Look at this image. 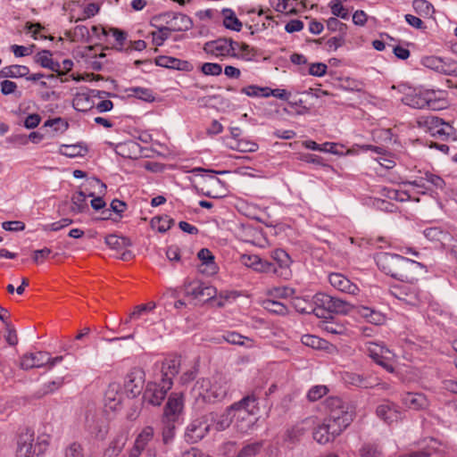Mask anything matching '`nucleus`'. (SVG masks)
Returning <instances> with one entry per match:
<instances>
[{
  "label": "nucleus",
  "instance_id": "f257e3e1",
  "mask_svg": "<svg viewBox=\"0 0 457 457\" xmlns=\"http://www.w3.org/2000/svg\"><path fill=\"white\" fill-rule=\"evenodd\" d=\"M378 269L403 282L412 284L418 280L420 271L425 269L421 262L412 261L395 253H379L375 257Z\"/></svg>",
  "mask_w": 457,
  "mask_h": 457
},
{
  "label": "nucleus",
  "instance_id": "f03ea898",
  "mask_svg": "<svg viewBox=\"0 0 457 457\" xmlns=\"http://www.w3.org/2000/svg\"><path fill=\"white\" fill-rule=\"evenodd\" d=\"M228 393V387L221 380L211 381L208 378L198 379L191 394L196 403H214L222 400Z\"/></svg>",
  "mask_w": 457,
  "mask_h": 457
},
{
  "label": "nucleus",
  "instance_id": "7ed1b4c3",
  "mask_svg": "<svg viewBox=\"0 0 457 457\" xmlns=\"http://www.w3.org/2000/svg\"><path fill=\"white\" fill-rule=\"evenodd\" d=\"M314 304L320 319H332L333 314H347L353 309L347 301L321 292L314 295Z\"/></svg>",
  "mask_w": 457,
  "mask_h": 457
},
{
  "label": "nucleus",
  "instance_id": "20e7f679",
  "mask_svg": "<svg viewBox=\"0 0 457 457\" xmlns=\"http://www.w3.org/2000/svg\"><path fill=\"white\" fill-rule=\"evenodd\" d=\"M328 415L326 420L335 427H339L342 432L353 421L354 408L339 397H328L326 400Z\"/></svg>",
  "mask_w": 457,
  "mask_h": 457
},
{
  "label": "nucleus",
  "instance_id": "39448f33",
  "mask_svg": "<svg viewBox=\"0 0 457 457\" xmlns=\"http://www.w3.org/2000/svg\"><path fill=\"white\" fill-rule=\"evenodd\" d=\"M48 445L47 439L40 437L34 444V432L29 428H25V431L21 432L18 437L16 456L38 457L46 451Z\"/></svg>",
  "mask_w": 457,
  "mask_h": 457
},
{
  "label": "nucleus",
  "instance_id": "423d86ee",
  "mask_svg": "<svg viewBox=\"0 0 457 457\" xmlns=\"http://www.w3.org/2000/svg\"><path fill=\"white\" fill-rule=\"evenodd\" d=\"M216 413L210 412L206 415L193 420L186 428L184 437L189 444L201 441L210 431V420H215Z\"/></svg>",
  "mask_w": 457,
  "mask_h": 457
},
{
  "label": "nucleus",
  "instance_id": "0eeeda50",
  "mask_svg": "<svg viewBox=\"0 0 457 457\" xmlns=\"http://www.w3.org/2000/svg\"><path fill=\"white\" fill-rule=\"evenodd\" d=\"M233 45H238L231 37H219L215 40L208 41L204 46V50L209 54L216 57H234L238 58L239 54L235 52Z\"/></svg>",
  "mask_w": 457,
  "mask_h": 457
},
{
  "label": "nucleus",
  "instance_id": "6e6552de",
  "mask_svg": "<svg viewBox=\"0 0 457 457\" xmlns=\"http://www.w3.org/2000/svg\"><path fill=\"white\" fill-rule=\"evenodd\" d=\"M173 382L166 380L160 383L148 382L143 393V401L154 406H159L165 399L168 391L171 388Z\"/></svg>",
  "mask_w": 457,
  "mask_h": 457
},
{
  "label": "nucleus",
  "instance_id": "1a4fd4ad",
  "mask_svg": "<svg viewBox=\"0 0 457 457\" xmlns=\"http://www.w3.org/2000/svg\"><path fill=\"white\" fill-rule=\"evenodd\" d=\"M145 374L142 369L134 368L126 376L124 389L128 397L135 398L142 393Z\"/></svg>",
  "mask_w": 457,
  "mask_h": 457
},
{
  "label": "nucleus",
  "instance_id": "9d476101",
  "mask_svg": "<svg viewBox=\"0 0 457 457\" xmlns=\"http://www.w3.org/2000/svg\"><path fill=\"white\" fill-rule=\"evenodd\" d=\"M184 290L186 295L195 299L205 297V301L215 297L217 293L215 287L205 285L199 280L186 282L184 284Z\"/></svg>",
  "mask_w": 457,
  "mask_h": 457
},
{
  "label": "nucleus",
  "instance_id": "9b49d317",
  "mask_svg": "<svg viewBox=\"0 0 457 457\" xmlns=\"http://www.w3.org/2000/svg\"><path fill=\"white\" fill-rule=\"evenodd\" d=\"M262 389L257 387L251 394L243 397L240 401L230 405V410L235 411H245L249 415H254L259 411V395Z\"/></svg>",
  "mask_w": 457,
  "mask_h": 457
},
{
  "label": "nucleus",
  "instance_id": "f8f14e48",
  "mask_svg": "<svg viewBox=\"0 0 457 457\" xmlns=\"http://www.w3.org/2000/svg\"><path fill=\"white\" fill-rule=\"evenodd\" d=\"M376 413L379 419L383 420L387 424H391L403 418V412L400 407L389 400H385L379 404L377 407Z\"/></svg>",
  "mask_w": 457,
  "mask_h": 457
},
{
  "label": "nucleus",
  "instance_id": "ddd939ff",
  "mask_svg": "<svg viewBox=\"0 0 457 457\" xmlns=\"http://www.w3.org/2000/svg\"><path fill=\"white\" fill-rule=\"evenodd\" d=\"M341 431L339 427L331 425L326 420L323 423L318 425L313 431V438L319 444L324 445L332 441L336 436H339Z\"/></svg>",
  "mask_w": 457,
  "mask_h": 457
},
{
  "label": "nucleus",
  "instance_id": "4468645a",
  "mask_svg": "<svg viewBox=\"0 0 457 457\" xmlns=\"http://www.w3.org/2000/svg\"><path fill=\"white\" fill-rule=\"evenodd\" d=\"M440 453V443L436 439L429 437L420 443V450L411 452L406 457H438Z\"/></svg>",
  "mask_w": 457,
  "mask_h": 457
},
{
  "label": "nucleus",
  "instance_id": "2eb2a0df",
  "mask_svg": "<svg viewBox=\"0 0 457 457\" xmlns=\"http://www.w3.org/2000/svg\"><path fill=\"white\" fill-rule=\"evenodd\" d=\"M343 379L345 384L360 388H372L378 385V378L354 372H345Z\"/></svg>",
  "mask_w": 457,
  "mask_h": 457
},
{
  "label": "nucleus",
  "instance_id": "dca6fc26",
  "mask_svg": "<svg viewBox=\"0 0 457 457\" xmlns=\"http://www.w3.org/2000/svg\"><path fill=\"white\" fill-rule=\"evenodd\" d=\"M154 62L157 66L181 71H191L194 69L193 64L188 61L171 56L160 55L155 58Z\"/></svg>",
  "mask_w": 457,
  "mask_h": 457
},
{
  "label": "nucleus",
  "instance_id": "f3484780",
  "mask_svg": "<svg viewBox=\"0 0 457 457\" xmlns=\"http://www.w3.org/2000/svg\"><path fill=\"white\" fill-rule=\"evenodd\" d=\"M49 360L50 356L46 352L26 353L21 357V368L23 370L40 368L46 365Z\"/></svg>",
  "mask_w": 457,
  "mask_h": 457
},
{
  "label": "nucleus",
  "instance_id": "a211bd4d",
  "mask_svg": "<svg viewBox=\"0 0 457 457\" xmlns=\"http://www.w3.org/2000/svg\"><path fill=\"white\" fill-rule=\"evenodd\" d=\"M52 55L53 54L50 50H42L34 56V62L42 68L48 69L57 73L58 76H63L64 72L61 71L60 62L54 61Z\"/></svg>",
  "mask_w": 457,
  "mask_h": 457
},
{
  "label": "nucleus",
  "instance_id": "6ab92c4d",
  "mask_svg": "<svg viewBox=\"0 0 457 457\" xmlns=\"http://www.w3.org/2000/svg\"><path fill=\"white\" fill-rule=\"evenodd\" d=\"M328 281L333 287L344 293L355 295L359 290L355 284L341 273H331L328 276Z\"/></svg>",
  "mask_w": 457,
  "mask_h": 457
},
{
  "label": "nucleus",
  "instance_id": "aec40b11",
  "mask_svg": "<svg viewBox=\"0 0 457 457\" xmlns=\"http://www.w3.org/2000/svg\"><path fill=\"white\" fill-rule=\"evenodd\" d=\"M403 404L411 410H424L428 406V401L425 395L420 393L407 392L402 396Z\"/></svg>",
  "mask_w": 457,
  "mask_h": 457
},
{
  "label": "nucleus",
  "instance_id": "412c9836",
  "mask_svg": "<svg viewBox=\"0 0 457 457\" xmlns=\"http://www.w3.org/2000/svg\"><path fill=\"white\" fill-rule=\"evenodd\" d=\"M389 353L387 348L381 346L378 344H370L367 348V354L378 365L382 366L385 370L389 372L394 371V367L389 364L384 358L383 353Z\"/></svg>",
  "mask_w": 457,
  "mask_h": 457
},
{
  "label": "nucleus",
  "instance_id": "4be33fe9",
  "mask_svg": "<svg viewBox=\"0 0 457 457\" xmlns=\"http://www.w3.org/2000/svg\"><path fill=\"white\" fill-rule=\"evenodd\" d=\"M192 172L196 176H201L204 179V183L212 187H217L218 186L223 185V182L216 175L229 173L228 170H206L201 167L193 169Z\"/></svg>",
  "mask_w": 457,
  "mask_h": 457
},
{
  "label": "nucleus",
  "instance_id": "5701e85b",
  "mask_svg": "<svg viewBox=\"0 0 457 457\" xmlns=\"http://www.w3.org/2000/svg\"><path fill=\"white\" fill-rule=\"evenodd\" d=\"M120 386L118 383H111L104 393L105 406L112 411H116L121 403V395L119 394Z\"/></svg>",
  "mask_w": 457,
  "mask_h": 457
},
{
  "label": "nucleus",
  "instance_id": "b1692460",
  "mask_svg": "<svg viewBox=\"0 0 457 457\" xmlns=\"http://www.w3.org/2000/svg\"><path fill=\"white\" fill-rule=\"evenodd\" d=\"M167 25L170 31H187L193 28L194 23L189 16L179 12L173 19L167 20Z\"/></svg>",
  "mask_w": 457,
  "mask_h": 457
},
{
  "label": "nucleus",
  "instance_id": "393cba45",
  "mask_svg": "<svg viewBox=\"0 0 457 457\" xmlns=\"http://www.w3.org/2000/svg\"><path fill=\"white\" fill-rule=\"evenodd\" d=\"M127 441L128 435L126 433L118 434L104 450L103 457H118L124 449Z\"/></svg>",
  "mask_w": 457,
  "mask_h": 457
},
{
  "label": "nucleus",
  "instance_id": "a878e982",
  "mask_svg": "<svg viewBox=\"0 0 457 457\" xmlns=\"http://www.w3.org/2000/svg\"><path fill=\"white\" fill-rule=\"evenodd\" d=\"M180 360L178 357L166 359L162 364V381L172 382L173 378L179 373Z\"/></svg>",
  "mask_w": 457,
  "mask_h": 457
},
{
  "label": "nucleus",
  "instance_id": "bb28decb",
  "mask_svg": "<svg viewBox=\"0 0 457 457\" xmlns=\"http://www.w3.org/2000/svg\"><path fill=\"white\" fill-rule=\"evenodd\" d=\"M402 102L412 108L424 109L427 108V104L430 101L426 100L423 91H413L405 95L403 97Z\"/></svg>",
  "mask_w": 457,
  "mask_h": 457
},
{
  "label": "nucleus",
  "instance_id": "cd10ccee",
  "mask_svg": "<svg viewBox=\"0 0 457 457\" xmlns=\"http://www.w3.org/2000/svg\"><path fill=\"white\" fill-rule=\"evenodd\" d=\"M29 74V69L25 65L12 64L4 67L0 71V78H25Z\"/></svg>",
  "mask_w": 457,
  "mask_h": 457
},
{
  "label": "nucleus",
  "instance_id": "c85d7f7f",
  "mask_svg": "<svg viewBox=\"0 0 457 457\" xmlns=\"http://www.w3.org/2000/svg\"><path fill=\"white\" fill-rule=\"evenodd\" d=\"M87 196L94 197V193H89L88 195H87L83 191H79L71 197V212L72 213L78 214L88 211Z\"/></svg>",
  "mask_w": 457,
  "mask_h": 457
},
{
  "label": "nucleus",
  "instance_id": "c756f323",
  "mask_svg": "<svg viewBox=\"0 0 457 457\" xmlns=\"http://www.w3.org/2000/svg\"><path fill=\"white\" fill-rule=\"evenodd\" d=\"M292 305L296 312L304 314L313 313L316 316V305L314 304V295L312 300L303 297H294Z\"/></svg>",
  "mask_w": 457,
  "mask_h": 457
},
{
  "label": "nucleus",
  "instance_id": "7c9ffc66",
  "mask_svg": "<svg viewBox=\"0 0 457 457\" xmlns=\"http://www.w3.org/2000/svg\"><path fill=\"white\" fill-rule=\"evenodd\" d=\"M235 411L230 410V406L228 407L224 413L221 415H218L216 413L215 420H210L211 425L213 423L215 425V429L217 431H222L228 428L232 423L233 417L235 416Z\"/></svg>",
  "mask_w": 457,
  "mask_h": 457
},
{
  "label": "nucleus",
  "instance_id": "2f4dec72",
  "mask_svg": "<svg viewBox=\"0 0 457 457\" xmlns=\"http://www.w3.org/2000/svg\"><path fill=\"white\" fill-rule=\"evenodd\" d=\"M73 108L81 112H86L94 107V102L87 93H77L72 101Z\"/></svg>",
  "mask_w": 457,
  "mask_h": 457
},
{
  "label": "nucleus",
  "instance_id": "473e14b6",
  "mask_svg": "<svg viewBox=\"0 0 457 457\" xmlns=\"http://www.w3.org/2000/svg\"><path fill=\"white\" fill-rule=\"evenodd\" d=\"M426 100L429 103L427 104V109L438 111L443 110L446 107L447 102L444 97L437 96L435 90H425L423 91Z\"/></svg>",
  "mask_w": 457,
  "mask_h": 457
},
{
  "label": "nucleus",
  "instance_id": "72a5a7b5",
  "mask_svg": "<svg viewBox=\"0 0 457 457\" xmlns=\"http://www.w3.org/2000/svg\"><path fill=\"white\" fill-rule=\"evenodd\" d=\"M426 100L429 103L427 104V109L438 111L443 110L446 107L447 102L444 97L437 96L435 90H425L423 91Z\"/></svg>",
  "mask_w": 457,
  "mask_h": 457
},
{
  "label": "nucleus",
  "instance_id": "f704fd0d",
  "mask_svg": "<svg viewBox=\"0 0 457 457\" xmlns=\"http://www.w3.org/2000/svg\"><path fill=\"white\" fill-rule=\"evenodd\" d=\"M222 14L224 15L223 25L226 29L237 32L241 30L243 24L231 9L224 8Z\"/></svg>",
  "mask_w": 457,
  "mask_h": 457
},
{
  "label": "nucleus",
  "instance_id": "c9c22d12",
  "mask_svg": "<svg viewBox=\"0 0 457 457\" xmlns=\"http://www.w3.org/2000/svg\"><path fill=\"white\" fill-rule=\"evenodd\" d=\"M358 312L367 320L375 325H381L385 322L386 317L380 312L370 307L360 306Z\"/></svg>",
  "mask_w": 457,
  "mask_h": 457
},
{
  "label": "nucleus",
  "instance_id": "e433bc0d",
  "mask_svg": "<svg viewBox=\"0 0 457 457\" xmlns=\"http://www.w3.org/2000/svg\"><path fill=\"white\" fill-rule=\"evenodd\" d=\"M182 407L183 402L181 396H179L177 394H171L165 405L164 413L166 416L176 415L181 411Z\"/></svg>",
  "mask_w": 457,
  "mask_h": 457
},
{
  "label": "nucleus",
  "instance_id": "4c0bfd02",
  "mask_svg": "<svg viewBox=\"0 0 457 457\" xmlns=\"http://www.w3.org/2000/svg\"><path fill=\"white\" fill-rule=\"evenodd\" d=\"M271 257L274 261L275 266L280 270L287 269L292 261L289 254L283 249H276L272 252Z\"/></svg>",
  "mask_w": 457,
  "mask_h": 457
},
{
  "label": "nucleus",
  "instance_id": "58836bf2",
  "mask_svg": "<svg viewBox=\"0 0 457 457\" xmlns=\"http://www.w3.org/2000/svg\"><path fill=\"white\" fill-rule=\"evenodd\" d=\"M60 153L67 157L83 156L87 153V148L81 144L76 145H62L60 148Z\"/></svg>",
  "mask_w": 457,
  "mask_h": 457
},
{
  "label": "nucleus",
  "instance_id": "ea45409f",
  "mask_svg": "<svg viewBox=\"0 0 457 457\" xmlns=\"http://www.w3.org/2000/svg\"><path fill=\"white\" fill-rule=\"evenodd\" d=\"M198 259L209 269V273L216 272L217 266L214 262V255L208 248H202L197 253Z\"/></svg>",
  "mask_w": 457,
  "mask_h": 457
},
{
  "label": "nucleus",
  "instance_id": "a19ab883",
  "mask_svg": "<svg viewBox=\"0 0 457 457\" xmlns=\"http://www.w3.org/2000/svg\"><path fill=\"white\" fill-rule=\"evenodd\" d=\"M105 244L112 249L120 250L132 245L131 240L126 237L109 235L105 237Z\"/></svg>",
  "mask_w": 457,
  "mask_h": 457
},
{
  "label": "nucleus",
  "instance_id": "79ce46f5",
  "mask_svg": "<svg viewBox=\"0 0 457 457\" xmlns=\"http://www.w3.org/2000/svg\"><path fill=\"white\" fill-rule=\"evenodd\" d=\"M412 7L421 16H431L435 12L433 4L427 0H413Z\"/></svg>",
  "mask_w": 457,
  "mask_h": 457
},
{
  "label": "nucleus",
  "instance_id": "37998d69",
  "mask_svg": "<svg viewBox=\"0 0 457 457\" xmlns=\"http://www.w3.org/2000/svg\"><path fill=\"white\" fill-rule=\"evenodd\" d=\"M170 32L167 26L158 27V30L150 32L153 44L156 46H162L164 41L170 37Z\"/></svg>",
  "mask_w": 457,
  "mask_h": 457
},
{
  "label": "nucleus",
  "instance_id": "c03bdc74",
  "mask_svg": "<svg viewBox=\"0 0 457 457\" xmlns=\"http://www.w3.org/2000/svg\"><path fill=\"white\" fill-rule=\"evenodd\" d=\"M439 73L457 77V62L450 58H441Z\"/></svg>",
  "mask_w": 457,
  "mask_h": 457
},
{
  "label": "nucleus",
  "instance_id": "a18cd8bd",
  "mask_svg": "<svg viewBox=\"0 0 457 457\" xmlns=\"http://www.w3.org/2000/svg\"><path fill=\"white\" fill-rule=\"evenodd\" d=\"M301 342L304 345L312 347L313 349H323L328 344L326 340H323L320 337L313 335H303L301 337Z\"/></svg>",
  "mask_w": 457,
  "mask_h": 457
},
{
  "label": "nucleus",
  "instance_id": "49530a36",
  "mask_svg": "<svg viewBox=\"0 0 457 457\" xmlns=\"http://www.w3.org/2000/svg\"><path fill=\"white\" fill-rule=\"evenodd\" d=\"M303 434H304L303 428L295 426V427H293L287 430V432L285 434L284 440L286 443H288V444L294 445L297 444L298 442H300L301 437L303 436Z\"/></svg>",
  "mask_w": 457,
  "mask_h": 457
},
{
  "label": "nucleus",
  "instance_id": "de8ad7c7",
  "mask_svg": "<svg viewBox=\"0 0 457 457\" xmlns=\"http://www.w3.org/2000/svg\"><path fill=\"white\" fill-rule=\"evenodd\" d=\"M263 307L270 312L285 315L287 313V308L285 304L280 302L274 300H266L263 302Z\"/></svg>",
  "mask_w": 457,
  "mask_h": 457
},
{
  "label": "nucleus",
  "instance_id": "09e8293b",
  "mask_svg": "<svg viewBox=\"0 0 457 457\" xmlns=\"http://www.w3.org/2000/svg\"><path fill=\"white\" fill-rule=\"evenodd\" d=\"M359 453L361 457H380L382 452L378 445L367 443L359 449Z\"/></svg>",
  "mask_w": 457,
  "mask_h": 457
},
{
  "label": "nucleus",
  "instance_id": "8fccbe9b",
  "mask_svg": "<svg viewBox=\"0 0 457 457\" xmlns=\"http://www.w3.org/2000/svg\"><path fill=\"white\" fill-rule=\"evenodd\" d=\"M151 223L152 227L156 228L159 232L164 233L170 228L172 224H174V220L168 216L155 217L152 220Z\"/></svg>",
  "mask_w": 457,
  "mask_h": 457
},
{
  "label": "nucleus",
  "instance_id": "3c124183",
  "mask_svg": "<svg viewBox=\"0 0 457 457\" xmlns=\"http://www.w3.org/2000/svg\"><path fill=\"white\" fill-rule=\"evenodd\" d=\"M262 444L261 442H254L244 446L237 457H253L258 454L262 449Z\"/></svg>",
  "mask_w": 457,
  "mask_h": 457
},
{
  "label": "nucleus",
  "instance_id": "603ef678",
  "mask_svg": "<svg viewBox=\"0 0 457 457\" xmlns=\"http://www.w3.org/2000/svg\"><path fill=\"white\" fill-rule=\"evenodd\" d=\"M128 91L131 92L133 96L143 101L149 103L154 101V96H153L152 91L148 88L135 87L129 88Z\"/></svg>",
  "mask_w": 457,
  "mask_h": 457
},
{
  "label": "nucleus",
  "instance_id": "864d4df0",
  "mask_svg": "<svg viewBox=\"0 0 457 457\" xmlns=\"http://www.w3.org/2000/svg\"><path fill=\"white\" fill-rule=\"evenodd\" d=\"M421 180H426L430 183L436 189L443 190L445 187V180L438 175H436L430 171L424 172V176L420 178Z\"/></svg>",
  "mask_w": 457,
  "mask_h": 457
},
{
  "label": "nucleus",
  "instance_id": "5fc2aeb1",
  "mask_svg": "<svg viewBox=\"0 0 457 457\" xmlns=\"http://www.w3.org/2000/svg\"><path fill=\"white\" fill-rule=\"evenodd\" d=\"M342 1L343 0H334L330 3L331 12L336 18L339 17L343 20H348L349 13L342 4Z\"/></svg>",
  "mask_w": 457,
  "mask_h": 457
},
{
  "label": "nucleus",
  "instance_id": "6e6d98bb",
  "mask_svg": "<svg viewBox=\"0 0 457 457\" xmlns=\"http://www.w3.org/2000/svg\"><path fill=\"white\" fill-rule=\"evenodd\" d=\"M154 435V428L152 427H145L138 434L135 441L145 448L148 443L153 440Z\"/></svg>",
  "mask_w": 457,
  "mask_h": 457
},
{
  "label": "nucleus",
  "instance_id": "4d7b16f0",
  "mask_svg": "<svg viewBox=\"0 0 457 457\" xmlns=\"http://www.w3.org/2000/svg\"><path fill=\"white\" fill-rule=\"evenodd\" d=\"M327 29L332 32L338 31L339 35H346L347 26L337 18L331 17L327 21Z\"/></svg>",
  "mask_w": 457,
  "mask_h": 457
},
{
  "label": "nucleus",
  "instance_id": "13d9d810",
  "mask_svg": "<svg viewBox=\"0 0 457 457\" xmlns=\"http://www.w3.org/2000/svg\"><path fill=\"white\" fill-rule=\"evenodd\" d=\"M155 306L156 304L154 302H150L146 304L137 305L134 308V311L129 313V319H139L143 314L153 311Z\"/></svg>",
  "mask_w": 457,
  "mask_h": 457
},
{
  "label": "nucleus",
  "instance_id": "bf43d9fd",
  "mask_svg": "<svg viewBox=\"0 0 457 457\" xmlns=\"http://www.w3.org/2000/svg\"><path fill=\"white\" fill-rule=\"evenodd\" d=\"M64 457H85L82 445L77 442L71 443L65 448Z\"/></svg>",
  "mask_w": 457,
  "mask_h": 457
},
{
  "label": "nucleus",
  "instance_id": "052dcab7",
  "mask_svg": "<svg viewBox=\"0 0 457 457\" xmlns=\"http://www.w3.org/2000/svg\"><path fill=\"white\" fill-rule=\"evenodd\" d=\"M327 393L328 388L326 386H314L309 390L307 398L311 402H315L320 399Z\"/></svg>",
  "mask_w": 457,
  "mask_h": 457
},
{
  "label": "nucleus",
  "instance_id": "680f3d73",
  "mask_svg": "<svg viewBox=\"0 0 457 457\" xmlns=\"http://www.w3.org/2000/svg\"><path fill=\"white\" fill-rule=\"evenodd\" d=\"M201 71L204 75L218 76L222 72V67L219 63L205 62L201 66Z\"/></svg>",
  "mask_w": 457,
  "mask_h": 457
},
{
  "label": "nucleus",
  "instance_id": "e2e57ef3",
  "mask_svg": "<svg viewBox=\"0 0 457 457\" xmlns=\"http://www.w3.org/2000/svg\"><path fill=\"white\" fill-rule=\"evenodd\" d=\"M255 270L260 271V272H267V273H274V274L282 275V271L281 272L278 271V269L275 266V263L268 262V261H262V259H260Z\"/></svg>",
  "mask_w": 457,
  "mask_h": 457
},
{
  "label": "nucleus",
  "instance_id": "0e129e2a",
  "mask_svg": "<svg viewBox=\"0 0 457 457\" xmlns=\"http://www.w3.org/2000/svg\"><path fill=\"white\" fill-rule=\"evenodd\" d=\"M109 31L112 33V37L115 38L119 46H116L115 49H117L118 51H122V46L128 37V33L117 28H111Z\"/></svg>",
  "mask_w": 457,
  "mask_h": 457
},
{
  "label": "nucleus",
  "instance_id": "69168bd1",
  "mask_svg": "<svg viewBox=\"0 0 457 457\" xmlns=\"http://www.w3.org/2000/svg\"><path fill=\"white\" fill-rule=\"evenodd\" d=\"M246 337H243L239 333L234 332V331H228L225 334L222 335V339L231 345H244V339Z\"/></svg>",
  "mask_w": 457,
  "mask_h": 457
},
{
  "label": "nucleus",
  "instance_id": "338daca9",
  "mask_svg": "<svg viewBox=\"0 0 457 457\" xmlns=\"http://www.w3.org/2000/svg\"><path fill=\"white\" fill-rule=\"evenodd\" d=\"M237 145V149L242 153H253L258 150V145L252 141L240 139Z\"/></svg>",
  "mask_w": 457,
  "mask_h": 457
},
{
  "label": "nucleus",
  "instance_id": "774afa93",
  "mask_svg": "<svg viewBox=\"0 0 457 457\" xmlns=\"http://www.w3.org/2000/svg\"><path fill=\"white\" fill-rule=\"evenodd\" d=\"M423 235L430 241H439L444 235V231L438 227H431L425 228Z\"/></svg>",
  "mask_w": 457,
  "mask_h": 457
}]
</instances>
